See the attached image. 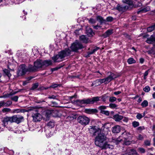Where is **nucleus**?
<instances>
[{
    "instance_id": "nucleus-1",
    "label": "nucleus",
    "mask_w": 155,
    "mask_h": 155,
    "mask_svg": "<svg viewBox=\"0 0 155 155\" xmlns=\"http://www.w3.org/2000/svg\"><path fill=\"white\" fill-rule=\"evenodd\" d=\"M90 132L94 135H97L95 137V144L97 146H101L102 143L106 140V137L104 134L101 133L100 130L97 129L95 127H91L89 130Z\"/></svg>"
},
{
    "instance_id": "nucleus-2",
    "label": "nucleus",
    "mask_w": 155,
    "mask_h": 155,
    "mask_svg": "<svg viewBox=\"0 0 155 155\" xmlns=\"http://www.w3.org/2000/svg\"><path fill=\"white\" fill-rule=\"evenodd\" d=\"M71 51L69 48L65 49L53 57L52 59L54 62L62 61L64 59L68 58L71 54Z\"/></svg>"
},
{
    "instance_id": "nucleus-3",
    "label": "nucleus",
    "mask_w": 155,
    "mask_h": 155,
    "mask_svg": "<svg viewBox=\"0 0 155 155\" xmlns=\"http://www.w3.org/2000/svg\"><path fill=\"white\" fill-rule=\"evenodd\" d=\"M100 97H92L91 98L88 99L86 100H78L76 101L75 103L79 105L83 104H92L94 102H97L99 101Z\"/></svg>"
},
{
    "instance_id": "nucleus-4",
    "label": "nucleus",
    "mask_w": 155,
    "mask_h": 155,
    "mask_svg": "<svg viewBox=\"0 0 155 155\" xmlns=\"http://www.w3.org/2000/svg\"><path fill=\"white\" fill-rule=\"evenodd\" d=\"M43 67L42 60H37L34 62V66L30 65L28 66V70L30 71H35L38 69Z\"/></svg>"
},
{
    "instance_id": "nucleus-5",
    "label": "nucleus",
    "mask_w": 155,
    "mask_h": 155,
    "mask_svg": "<svg viewBox=\"0 0 155 155\" xmlns=\"http://www.w3.org/2000/svg\"><path fill=\"white\" fill-rule=\"evenodd\" d=\"M77 120L81 124L85 126L89 124L90 120L88 117L85 116H80L78 117Z\"/></svg>"
},
{
    "instance_id": "nucleus-6",
    "label": "nucleus",
    "mask_w": 155,
    "mask_h": 155,
    "mask_svg": "<svg viewBox=\"0 0 155 155\" xmlns=\"http://www.w3.org/2000/svg\"><path fill=\"white\" fill-rule=\"evenodd\" d=\"M84 48L82 45L77 41L73 43L71 47V48L72 51L75 52H77L78 50L82 49Z\"/></svg>"
},
{
    "instance_id": "nucleus-7",
    "label": "nucleus",
    "mask_w": 155,
    "mask_h": 155,
    "mask_svg": "<svg viewBox=\"0 0 155 155\" xmlns=\"http://www.w3.org/2000/svg\"><path fill=\"white\" fill-rule=\"evenodd\" d=\"M27 71L31 72L28 70V68H26L25 65H21L17 71V75L18 76H22L25 74Z\"/></svg>"
},
{
    "instance_id": "nucleus-8",
    "label": "nucleus",
    "mask_w": 155,
    "mask_h": 155,
    "mask_svg": "<svg viewBox=\"0 0 155 155\" xmlns=\"http://www.w3.org/2000/svg\"><path fill=\"white\" fill-rule=\"evenodd\" d=\"M107 74L108 76L107 78H104L105 84L109 83L111 81L118 77L117 75L111 72H108Z\"/></svg>"
},
{
    "instance_id": "nucleus-9",
    "label": "nucleus",
    "mask_w": 155,
    "mask_h": 155,
    "mask_svg": "<svg viewBox=\"0 0 155 155\" xmlns=\"http://www.w3.org/2000/svg\"><path fill=\"white\" fill-rule=\"evenodd\" d=\"M12 122H15L18 124L20 123L23 119V117L20 115H15L11 117Z\"/></svg>"
},
{
    "instance_id": "nucleus-10",
    "label": "nucleus",
    "mask_w": 155,
    "mask_h": 155,
    "mask_svg": "<svg viewBox=\"0 0 155 155\" xmlns=\"http://www.w3.org/2000/svg\"><path fill=\"white\" fill-rule=\"evenodd\" d=\"M34 121L36 122L40 121L42 118L41 115L38 113L34 114L32 115Z\"/></svg>"
},
{
    "instance_id": "nucleus-11",
    "label": "nucleus",
    "mask_w": 155,
    "mask_h": 155,
    "mask_svg": "<svg viewBox=\"0 0 155 155\" xmlns=\"http://www.w3.org/2000/svg\"><path fill=\"white\" fill-rule=\"evenodd\" d=\"M122 2L124 3L128 4L129 5H133V6L135 7H137L141 5V4L140 3H139L137 5H135L133 4L132 1L131 0H122Z\"/></svg>"
},
{
    "instance_id": "nucleus-12",
    "label": "nucleus",
    "mask_w": 155,
    "mask_h": 155,
    "mask_svg": "<svg viewBox=\"0 0 155 155\" xmlns=\"http://www.w3.org/2000/svg\"><path fill=\"white\" fill-rule=\"evenodd\" d=\"M99 147H101L102 149H107V148L110 149H113L114 148V146L112 145H110L107 143H102V145L101 146H99Z\"/></svg>"
},
{
    "instance_id": "nucleus-13",
    "label": "nucleus",
    "mask_w": 155,
    "mask_h": 155,
    "mask_svg": "<svg viewBox=\"0 0 155 155\" xmlns=\"http://www.w3.org/2000/svg\"><path fill=\"white\" fill-rule=\"evenodd\" d=\"M146 42L148 44L155 42V34L152 35L150 38H147Z\"/></svg>"
},
{
    "instance_id": "nucleus-14",
    "label": "nucleus",
    "mask_w": 155,
    "mask_h": 155,
    "mask_svg": "<svg viewBox=\"0 0 155 155\" xmlns=\"http://www.w3.org/2000/svg\"><path fill=\"white\" fill-rule=\"evenodd\" d=\"M80 39L83 43H85L91 42L88 39V38L84 35L81 36L80 37Z\"/></svg>"
},
{
    "instance_id": "nucleus-15",
    "label": "nucleus",
    "mask_w": 155,
    "mask_h": 155,
    "mask_svg": "<svg viewBox=\"0 0 155 155\" xmlns=\"http://www.w3.org/2000/svg\"><path fill=\"white\" fill-rule=\"evenodd\" d=\"M120 126L119 125H116L112 127V131L114 133H118L120 131Z\"/></svg>"
},
{
    "instance_id": "nucleus-16",
    "label": "nucleus",
    "mask_w": 155,
    "mask_h": 155,
    "mask_svg": "<svg viewBox=\"0 0 155 155\" xmlns=\"http://www.w3.org/2000/svg\"><path fill=\"white\" fill-rule=\"evenodd\" d=\"M3 125L5 126L8 124V122L12 123L11 117H7L4 118L3 121Z\"/></svg>"
},
{
    "instance_id": "nucleus-17",
    "label": "nucleus",
    "mask_w": 155,
    "mask_h": 155,
    "mask_svg": "<svg viewBox=\"0 0 155 155\" xmlns=\"http://www.w3.org/2000/svg\"><path fill=\"white\" fill-rule=\"evenodd\" d=\"M123 118V116L118 114H116L113 116V119L116 121H120Z\"/></svg>"
},
{
    "instance_id": "nucleus-18",
    "label": "nucleus",
    "mask_w": 155,
    "mask_h": 155,
    "mask_svg": "<svg viewBox=\"0 0 155 155\" xmlns=\"http://www.w3.org/2000/svg\"><path fill=\"white\" fill-rule=\"evenodd\" d=\"M128 8L127 7L125 6L122 7L119 5H118L116 8V9L119 12H124Z\"/></svg>"
},
{
    "instance_id": "nucleus-19",
    "label": "nucleus",
    "mask_w": 155,
    "mask_h": 155,
    "mask_svg": "<svg viewBox=\"0 0 155 155\" xmlns=\"http://www.w3.org/2000/svg\"><path fill=\"white\" fill-rule=\"evenodd\" d=\"M42 62L43 67L44 66L47 67L52 64V61L50 60H42Z\"/></svg>"
},
{
    "instance_id": "nucleus-20",
    "label": "nucleus",
    "mask_w": 155,
    "mask_h": 155,
    "mask_svg": "<svg viewBox=\"0 0 155 155\" xmlns=\"http://www.w3.org/2000/svg\"><path fill=\"white\" fill-rule=\"evenodd\" d=\"M86 33L89 37H91L94 34L92 29L90 28H87L86 29Z\"/></svg>"
},
{
    "instance_id": "nucleus-21",
    "label": "nucleus",
    "mask_w": 155,
    "mask_h": 155,
    "mask_svg": "<svg viewBox=\"0 0 155 155\" xmlns=\"http://www.w3.org/2000/svg\"><path fill=\"white\" fill-rule=\"evenodd\" d=\"M113 33L112 30L109 29L103 34L102 36L104 38L108 37Z\"/></svg>"
},
{
    "instance_id": "nucleus-22",
    "label": "nucleus",
    "mask_w": 155,
    "mask_h": 155,
    "mask_svg": "<svg viewBox=\"0 0 155 155\" xmlns=\"http://www.w3.org/2000/svg\"><path fill=\"white\" fill-rule=\"evenodd\" d=\"M99 49V47H96L95 48H94L91 51L88 52L87 55V57H89L90 55L93 54L94 53H95L96 51H97Z\"/></svg>"
},
{
    "instance_id": "nucleus-23",
    "label": "nucleus",
    "mask_w": 155,
    "mask_h": 155,
    "mask_svg": "<svg viewBox=\"0 0 155 155\" xmlns=\"http://www.w3.org/2000/svg\"><path fill=\"white\" fill-rule=\"evenodd\" d=\"M99 49V47H96L95 48H94L91 51L88 52L87 55V57H89L90 55L93 54L94 53H95L96 51H97Z\"/></svg>"
},
{
    "instance_id": "nucleus-24",
    "label": "nucleus",
    "mask_w": 155,
    "mask_h": 155,
    "mask_svg": "<svg viewBox=\"0 0 155 155\" xmlns=\"http://www.w3.org/2000/svg\"><path fill=\"white\" fill-rule=\"evenodd\" d=\"M96 19L97 20L99 21L101 24L105 22V20L103 19V18L101 16H97Z\"/></svg>"
},
{
    "instance_id": "nucleus-25",
    "label": "nucleus",
    "mask_w": 155,
    "mask_h": 155,
    "mask_svg": "<svg viewBox=\"0 0 155 155\" xmlns=\"http://www.w3.org/2000/svg\"><path fill=\"white\" fill-rule=\"evenodd\" d=\"M16 93L15 92H12L10 93H7L5 94L3 96H2L0 97V98L2 97H9L15 94Z\"/></svg>"
},
{
    "instance_id": "nucleus-26",
    "label": "nucleus",
    "mask_w": 155,
    "mask_h": 155,
    "mask_svg": "<svg viewBox=\"0 0 155 155\" xmlns=\"http://www.w3.org/2000/svg\"><path fill=\"white\" fill-rule=\"evenodd\" d=\"M122 140V139H120V138H118L117 139H114L112 140V142L117 145Z\"/></svg>"
},
{
    "instance_id": "nucleus-27",
    "label": "nucleus",
    "mask_w": 155,
    "mask_h": 155,
    "mask_svg": "<svg viewBox=\"0 0 155 155\" xmlns=\"http://www.w3.org/2000/svg\"><path fill=\"white\" fill-rule=\"evenodd\" d=\"M52 110H48L46 111L45 116L47 118H49L52 116Z\"/></svg>"
},
{
    "instance_id": "nucleus-28",
    "label": "nucleus",
    "mask_w": 155,
    "mask_h": 155,
    "mask_svg": "<svg viewBox=\"0 0 155 155\" xmlns=\"http://www.w3.org/2000/svg\"><path fill=\"white\" fill-rule=\"evenodd\" d=\"M155 28V23H154L152 25L149 27L147 28V30L148 32H150L153 31Z\"/></svg>"
},
{
    "instance_id": "nucleus-29",
    "label": "nucleus",
    "mask_w": 155,
    "mask_h": 155,
    "mask_svg": "<svg viewBox=\"0 0 155 155\" xmlns=\"http://www.w3.org/2000/svg\"><path fill=\"white\" fill-rule=\"evenodd\" d=\"M127 62L128 64H132L136 63V61L133 58H130L127 60Z\"/></svg>"
},
{
    "instance_id": "nucleus-30",
    "label": "nucleus",
    "mask_w": 155,
    "mask_h": 155,
    "mask_svg": "<svg viewBox=\"0 0 155 155\" xmlns=\"http://www.w3.org/2000/svg\"><path fill=\"white\" fill-rule=\"evenodd\" d=\"M58 95H54L53 94H52L49 95L48 97V98L50 99H56L58 100Z\"/></svg>"
},
{
    "instance_id": "nucleus-31",
    "label": "nucleus",
    "mask_w": 155,
    "mask_h": 155,
    "mask_svg": "<svg viewBox=\"0 0 155 155\" xmlns=\"http://www.w3.org/2000/svg\"><path fill=\"white\" fill-rule=\"evenodd\" d=\"M52 116L53 117H57L58 115V112L55 110H52Z\"/></svg>"
},
{
    "instance_id": "nucleus-32",
    "label": "nucleus",
    "mask_w": 155,
    "mask_h": 155,
    "mask_svg": "<svg viewBox=\"0 0 155 155\" xmlns=\"http://www.w3.org/2000/svg\"><path fill=\"white\" fill-rule=\"evenodd\" d=\"M95 110L91 109H86L85 110V112L87 113L91 114L95 112Z\"/></svg>"
},
{
    "instance_id": "nucleus-33",
    "label": "nucleus",
    "mask_w": 155,
    "mask_h": 155,
    "mask_svg": "<svg viewBox=\"0 0 155 155\" xmlns=\"http://www.w3.org/2000/svg\"><path fill=\"white\" fill-rule=\"evenodd\" d=\"M3 71L5 75H7L9 78L10 77L11 74L9 70L6 69H5L3 70Z\"/></svg>"
},
{
    "instance_id": "nucleus-34",
    "label": "nucleus",
    "mask_w": 155,
    "mask_h": 155,
    "mask_svg": "<svg viewBox=\"0 0 155 155\" xmlns=\"http://www.w3.org/2000/svg\"><path fill=\"white\" fill-rule=\"evenodd\" d=\"M109 107L112 109H117L118 105L110 103L109 104Z\"/></svg>"
},
{
    "instance_id": "nucleus-35",
    "label": "nucleus",
    "mask_w": 155,
    "mask_h": 155,
    "mask_svg": "<svg viewBox=\"0 0 155 155\" xmlns=\"http://www.w3.org/2000/svg\"><path fill=\"white\" fill-rule=\"evenodd\" d=\"M150 8L149 7H146V8H144L143 9L142 11H139L137 12L138 14H139L140 12H146L147 11H150Z\"/></svg>"
},
{
    "instance_id": "nucleus-36",
    "label": "nucleus",
    "mask_w": 155,
    "mask_h": 155,
    "mask_svg": "<svg viewBox=\"0 0 155 155\" xmlns=\"http://www.w3.org/2000/svg\"><path fill=\"white\" fill-rule=\"evenodd\" d=\"M54 126V123L52 121H50L48 124V126L50 128L53 127Z\"/></svg>"
},
{
    "instance_id": "nucleus-37",
    "label": "nucleus",
    "mask_w": 155,
    "mask_h": 155,
    "mask_svg": "<svg viewBox=\"0 0 155 155\" xmlns=\"http://www.w3.org/2000/svg\"><path fill=\"white\" fill-rule=\"evenodd\" d=\"M148 105V101L146 100L144 101L141 103V105L143 107H146Z\"/></svg>"
},
{
    "instance_id": "nucleus-38",
    "label": "nucleus",
    "mask_w": 155,
    "mask_h": 155,
    "mask_svg": "<svg viewBox=\"0 0 155 155\" xmlns=\"http://www.w3.org/2000/svg\"><path fill=\"white\" fill-rule=\"evenodd\" d=\"M132 126L134 127H136L139 125V122L134 121L132 123Z\"/></svg>"
},
{
    "instance_id": "nucleus-39",
    "label": "nucleus",
    "mask_w": 155,
    "mask_h": 155,
    "mask_svg": "<svg viewBox=\"0 0 155 155\" xmlns=\"http://www.w3.org/2000/svg\"><path fill=\"white\" fill-rule=\"evenodd\" d=\"M12 102L11 101H8L6 102L4 101V107H8L9 106L12 104Z\"/></svg>"
},
{
    "instance_id": "nucleus-40",
    "label": "nucleus",
    "mask_w": 155,
    "mask_h": 155,
    "mask_svg": "<svg viewBox=\"0 0 155 155\" xmlns=\"http://www.w3.org/2000/svg\"><path fill=\"white\" fill-rule=\"evenodd\" d=\"M129 153L130 155H137L136 151L134 149H131Z\"/></svg>"
},
{
    "instance_id": "nucleus-41",
    "label": "nucleus",
    "mask_w": 155,
    "mask_h": 155,
    "mask_svg": "<svg viewBox=\"0 0 155 155\" xmlns=\"http://www.w3.org/2000/svg\"><path fill=\"white\" fill-rule=\"evenodd\" d=\"M107 107L106 106H101L99 107L98 109L100 110V111H104L106 109Z\"/></svg>"
},
{
    "instance_id": "nucleus-42",
    "label": "nucleus",
    "mask_w": 155,
    "mask_h": 155,
    "mask_svg": "<svg viewBox=\"0 0 155 155\" xmlns=\"http://www.w3.org/2000/svg\"><path fill=\"white\" fill-rule=\"evenodd\" d=\"M150 90V88L148 86H146L143 89V90L146 92H148Z\"/></svg>"
},
{
    "instance_id": "nucleus-43",
    "label": "nucleus",
    "mask_w": 155,
    "mask_h": 155,
    "mask_svg": "<svg viewBox=\"0 0 155 155\" xmlns=\"http://www.w3.org/2000/svg\"><path fill=\"white\" fill-rule=\"evenodd\" d=\"M100 113L102 114H105L106 115H109V112L107 110H104L100 111Z\"/></svg>"
},
{
    "instance_id": "nucleus-44",
    "label": "nucleus",
    "mask_w": 155,
    "mask_h": 155,
    "mask_svg": "<svg viewBox=\"0 0 155 155\" xmlns=\"http://www.w3.org/2000/svg\"><path fill=\"white\" fill-rule=\"evenodd\" d=\"M117 98L114 97H112L110 98L109 101L110 102H114L116 101Z\"/></svg>"
},
{
    "instance_id": "nucleus-45",
    "label": "nucleus",
    "mask_w": 155,
    "mask_h": 155,
    "mask_svg": "<svg viewBox=\"0 0 155 155\" xmlns=\"http://www.w3.org/2000/svg\"><path fill=\"white\" fill-rule=\"evenodd\" d=\"M97 82H99L100 84L104 82L105 83V79H99L96 80Z\"/></svg>"
},
{
    "instance_id": "nucleus-46",
    "label": "nucleus",
    "mask_w": 155,
    "mask_h": 155,
    "mask_svg": "<svg viewBox=\"0 0 155 155\" xmlns=\"http://www.w3.org/2000/svg\"><path fill=\"white\" fill-rule=\"evenodd\" d=\"M136 117L138 119H140L143 117L142 114L140 113H138L136 116Z\"/></svg>"
},
{
    "instance_id": "nucleus-47",
    "label": "nucleus",
    "mask_w": 155,
    "mask_h": 155,
    "mask_svg": "<svg viewBox=\"0 0 155 155\" xmlns=\"http://www.w3.org/2000/svg\"><path fill=\"white\" fill-rule=\"evenodd\" d=\"M38 83H35L33 84L32 88L31 89L32 90H34L38 87Z\"/></svg>"
},
{
    "instance_id": "nucleus-48",
    "label": "nucleus",
    "mask_w": 155,
    "mask_h": 155,
    "mask_svg": "<svg viewBox=\"0 0 155 155\" xmlns=\"http://www.w3.org/2000/svg\"><path fill=\"white\" fill-rule=\"evenodd\" d=\"M10 110L11 109L8 108H4L2 110V111L3 113L8 112L10 111Z\"/></svg>"
},
{
    "instance_id": "nucleus-49",
    "label": "nucleus",
    "mask_w": 155,
    "mask_h": 155,
    "mask_svg": "<svg viewBox=\"0 0 155 155\" xmlns=\"http://www.w3.org/2000/svg\"><path fill=\"white\" fill-rule=\"evenodd\" d=\"M18 99V96H15L11 98V99L15 101H17Z\"/></svg>"
},
{
    "instance_id": "nucleus-50",
    "label": "nucleus",
    "mask_w": 155,
    "mask_h": 155,
    "mask_svg": "<svg viewBox=\"0 0 155 155\" xmlns=\"http://www.w3.org/2000/svg\"><path fill=\"white\" fill-rule=\"evenodd\" d=\"M138 150L141 153H144L145 152V149L142 148H139Z\"/></svg>"
},
{
    "instance_id": "nucleus-51",
    "label": "nucleus",
    "mask_w": 155,
    "mask_h": 155,
    "mask_svg": "<svg viewBox=\"0 0 155 155\" xmlns=\"http://www.w3.org/2000/svg\"><path fill=\"white\" fill-rule=\"evenodd\" d=\"M149 71V70H148L147 71H146L144 73V79L145 80L147 78V76L148 75V71Z\"/></svg>"
},
{
    "instance_id": "nucleus-52",
    "label": "nucleus",
    "mask_w": 155,
    "mask_h": 155,
    "mask_svg": "<svg viewBox=\"0 0 155 155\" xmlns=\"http://www.w3.org/2000/svg\"><path fill=\"white\" fill-rule=\"evenodd\" d=\"M122 135L123 137H124V136L125 135H127V137H129L130 134L129 133L127 132L126 131H125L122 134Z\"/></svg>"
},
{
    "instance_id": "nucleus-53",
    "label": "nucleus",
    "mask_w": 155,
    "mask_h": 155,
    "mask_svg": "<svg viewBox=\"0 0 155 155\" xmlns=\"http://www.w3.org/2000/svg\"><path fill=\"white\" fill-rule=\"evenodd\" d=\"M107 21H111L113 20V18L111 17H108L107 18Z\"/></svg>"
},
{
    "instance_id": "nucleus-54",
    "label": "nucleus",
    "mask_w": 155,
    "mask_h": 155,
    "mask_svg": "<svg viewBox=\"0 0 155 155\" xmlns=\"http://www.w3.org/2000/svg\"><path fill=\"white\" fill-rule=\"evenodd\" d=\"M144 144L146 146H150V141L149 140H145L144 141Z\"/></svg>"
},
{
    "instance_id": "nucleus-55",
    "label": "nucleus",
    "mask_w": 155,
    "mask_h": 155,
    "mask_svg": "<svg viewBox=\"0 0 155 155\" xmlns=\"http://www.w3.org/2000/svg\"><path fill=\"white\" fill-rule=\"evenodd\" d=\"M137 139L138 140H141L143 139V137L140 134L138 135Z\"/></svg>"
},
{
    "instance_id": "nucleus-56",
    "label": "nucleus",
    "mask_w": 155,
    "mask_h": 155,
    "mask_svg": "<svg viewBox=\"0 0 155 155\" xmlns=\"http://www.w3.org/2000/svg\"><path fill=\"white\" fill-rule=\"evenodd\" d=\"M123 121L125 122H127L128 120V119L127 117H123V118L122 119Z\"/></svg>"
},
{
    "instance_id": "nucleus-57",
    "label": "nucleus",
    "mask_w": 155,
    "mask_h": 155,
    "mask_svg": "<svg viewBox=\"0 0 155 155\" xmlns=\"http://www.w3.org/2000/svg\"><path fill=\"white\" fill-rule=\"evenodd\" d=\"M89 22L91 23H94L96 22V20L93 19L91 18L89 20Z\"/></svg>"
},
{
    "instance_id": "nucleus-58",
    "label": "nucleus",
    "mask_w": 155,
    "mask_h": 155,
    "mask_svg": "<svg viewBox=\"0 0 155 155\" xmlns=\"http://www.w3.org/2000/svg\"><path fill=\"white\" fill-rule=\"evenodd\" d=\"M124 143L125 145H129L130 144L131 142L129 141L126 140L124 141Z\"/></svg>"
},
{
    "instance_id": "nucleus-59",
    "label": "nucleus",
    "mask_w": 155,
    "mask_h": 155,
    "mask_svg": "<svg viewBox=\"0 0 155 155\" xmlns=\"http://www.w3.org/2000/svg\"><path fill=\"white\" fill-rule=\"evenodd\" d=\"M58 86H60L59 85L57 84H53L51 86V87L53 88H56Z\"/></svg>"
},
{
    "instance_id": "nucleus-60",
    "label": "nucleus",
    "mask_w": 155,
    "mask_h": 155,
    "mask_svg": "<svg viewBox=\"0 0 155 155\" xmlns=\"http://www.w3.org/2000/svg\"><path fill=\"white\" fill-rule=\"evenodd\" d=\"M144 128H144V127H143V126H140V127H139L137 128V130H138L140 131V130H143L144 129Z\"/></svg>"
},
{
    "instance_id": "nucleus-61",
    "label": "nucleus",
    "mask_w": 155,
    "mask_h": 155,
    "mask_svg": "<svg viewBox=\"0 0 155 155\" xmlns=\"http://www.w3.org/2000/svg\"><path fill=\"white\" fill-rule=\"evenodd\" d=\"M93 28L95 29H98L99 28H101V26L100 25H96L95 26H93Z\"/></svg>"
},
{
    "instance_id": "nucleus-62",
    "label": "nucleus",
    "mask_w": 155,
    "mask_h": 155,
    "mask_svg": "<svg viewBox=\"0 0 155 155\" xmlns=\"http://www.w3.org/2000/svg\"><path fill=\"white\" fill-rule=\"evenodd\" d=\"M4 101H0V107H4Z\"/></svg>"
},
{
    "instance_id": "nucleus-63",
    "label": "nucleus",
    "mask_w": 155,
    "mask_h": 155,
    "mask_svg": "<svg viewBox=\"0 0 155 155\" xmlns=\"http://www.w3.org/2000/svg\"><path fill=\"white\" fill-rule=\"evenodd\" d=\"M121 92L120 91H117L116 92H114V94L115 95H117L120 94L121 93Z\"/></svg>"
},
{
    "instance_id": "nucleus-64",
    "label": "nucleus",
    "mask_w": 155,
    "mask_h": 155,
    "mask_svg": "<svg viewBox=\"0 0 155 155\" xmlns=\"http://www.w3.org/2000/svg\"><path fill=\"white\" fill-rule=\"evenodd\" d=\"M144 60L143 58H141L140 59V63H141L142 64L144 62Z\"/></svg>"
}]
</instances>
